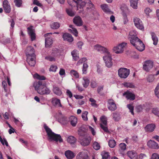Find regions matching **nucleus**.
<instances>
[{
  "mask_svg": "<svg viewBox=\"0 0 159 159\" xmlns=\"http://www.w3.org/2000/svg\"><path fill=\"white\" fill-rule=\"evenodd\" d=\"M151 159H159V156L157 153L152 154Z\"/></svg>",
  "mask_w": 159,
  "mask_h": 159,
  "instance_id": "69168bd1",
  "label": "nucleus"
},
{
  "mask_svg": "<svg viewBox=\"0 0 159 159\" xmlns=\"http://www.w3.org/2000/svg\"><path fill=\"white\" fill-rule=\"evenodd\" d=\"M57 69V67L56 66H52L49 69L50 71H52L53 72H55L56 71Z\"/></svg>",
  "mask_w": 159,
  "mask_h": 159,
  "instance_id": "0e129e2a",
  "label": "nucleus"
},
{
  "mask_svg": "<svg viewBox=\"0 0 159 159\" xmlns=\"http://www.w3.org/2000/svg\"><path fill=\"white\" fill-rule=\"evenodd\" d=\"M136 32L135 31L132 30L129 33V38L130 40V43L131 44H134V42L136 41V40L139 41L140 42V45H141L140 48H139V50H142L143 49V44L141 43V40L139 38L137 37ZM140 44V43H139Z\"/></svg>",
  "mask_w": 159,
  "mask_h": 159,
  "instance_id": "39448f33",
  "label": "nucleus"
},
{
  "mask_svg": "<svg viewBox=\"0 0 159 159\" xmlns=\"http://www.w3.org/2000/svg\"><path fill=\"white\" fill-rule=\"evenodd\" d=\"M53 91L54 93L58 95H61L62 93L61 90L57 87H53Z\"/></svg>",
  "mask_w": 159,
  "mask_h": 159,
  "instance_id": "ea45409f",
  "label": "nucleus"
},
{
  "mask_svg": "<svg viewBox=\"0 0 159 159\" xmlns=\"http://www.w3.org/2000/svg\"><path fill=\"white\" fill-rule=\"evenodd\" d=\"M62 38L64 40L67 41L69 42H72L73 40L71 35L67 33L64 34L62 35Z\"/></svg>",
  "mask_w": 159,
  "mask_h": 159,
  "instance_id": "4be33fe9",
  "label": "nucleus"
},
{
  "mask_svg": "<svg viewBox=\"0 0 159 159\" xmlns=\"http://www.w3.org/2000/svg\"><path fill=\"white\" fill-rule=\"evenodd\" d=\"M52 104L56 107H62V106L60 100L59 99L53 98H52Z\"/></svg>",
  "mask_w": 159,
  "mask_h": 159,
  "instance_id": "bb28decb",
  "label": "nucleus"
},
{
  "mask_svg": "<svg viewBox=\"0 0 159 159\" xmlns=\"http://www.w3.org/2000/svg\"><path fill=\"white\" fill-rule=\"evenodd\" d=\"M108 108L111 111H114L117 108V107L115 102L111 99H108Z\"/></svg>",
  "mask_w": 159,
  "mask_h": 159,
  "instance_id": "4468645a",
  "label": "nucleus"
},
{
  "mask_svg": "<svg viewBox=\"0 0 159 159\" xmlns=\"http://www.w3.org/2000/svg\"><path fill=\"white\" fill-rule=\"evenodd\" d=\"M128 156L131 159H138V156L135 152L129 151L127 153Z\"/></svg>",
  "mask_w": 159,
  "mask_h": 159,
  "instance_id": "a878e982",
  "label": "nucleus"
},
{
  "mask_svg": "<svg viewBox=\"0 0 159 159\" xmlns=\"http://www.w3.org/2000/svg\"><path fill=\"white\" fill-rule=\"evenodd\" d=\"M94 49L101 53L107 54L109 52L108 49L106 48L99 44H97L94 46Z\"/></svg>",
  "mask_w": 159,
  "mask_h": 159,
  "instance_id": "9d476101",
  "label": "nucleus"
},
{
  "mask_svg": "<svg viewBox=\"0 0 159 159\" xmlns=\"http://www.w3.org/2000/svg\"><path fill=\"white\" fill-rule=\"evenodd\" d=\"M14 2L15 5L17 7H20L21 6L22 3V0H14Z\"/></svg>",
  "mask_w": 159,
  "mask_h": 159,
  "instance_id": "5fc2aeb1",
  "label": "nucleus"
},
{
  "mask_svg": "<svg viewBox=\"0 0 159 159\" xmlns=\"http://www.w3.org/2000/svg\"><path fill=\"white\" fill-rule=\"evenodd\" d=\"M154 76L155 75H149L147 78L148 81L149 82H153L155 79Z\"/></svg>",
  "mask_w": 159,
  "mask_h": 159,
  "instance_id": "603ef678",
  "label": "nucleus"
},
{
  "mask_svg": "<svg viewBox=\"0 0 159 159\" xmlns=\"http://www.w3.org/2000/svg\"><path fill=\"white\" fill-rule=\"evenodd\" d=\"M138 0H130V6L133 8L136 9L137 8V5Z\"/></svg>",
  "mask_w": 159,
  "mask_h": 159,
  "instance_id": "c9c22d12",
  "label": "nucleus"
},
{
  "mask_svg": "<svg viewBox=\"0 0 159 159\" xmlns=\"http://www.w3.org/2000/svg\"><path fill=\"white\" fill-rule=\"evenodd\" d=\"M144 107V105H139L137 107L136 110L137 112H140L142 111Z\"/></svg>",
  "mask_w": 159,
  "mask_h": 159,
  "instance_id": "4d7b16f0",
  "label": "nucleus"
},
{
  "mask_svg": "<svg viewBox=\"0 0 159 159\" xmlns=\"http://www.w3.org/2000/svg\"><path fill=\"white\" fill-rule=\"evenodd\" d=\"M0 141L2 145H4L5 144L7 146H8V143L6 139L5 138L2 139L0 136Z\"/></svg>",
  "mask_w": 159,
  "mask_h": 159,
  "instance_id": "864d4df0",
  "label": "nucleus"
},
{
  "mask_svg": "<svg viewBox=\"0 0 159 159\" xmlns=\"http://www.w3.org/2000/svg\"><path fill=\"white\" fill-rule=\"evenodd\" d=\"M33 77L39 80H45L46 78L43 75H40L36 73L33 75Z\"/></svg>",
  "mask_w": 159,
  "mask_h": 159,
  "instance_id": "e433bc0d",
  "label": "nucleus"
},
{
  "mask_svg": "<svg viewBox=\"0 0 159 159\" xmlns=\"http://www.w3.org/2000/svg\"><path fill=\"white\" fill-rule=\"evenodd\" d=\"M88 112L87 111H84L82 112V117L84 121H87L88 120L87 116Z\"/></svg>",
  "mask_w": 159,
  "mask_h": 159,
  "instance_id": "09e8293b",
  "label": "nucleus"
},
{
  "mask_svg": "<svg viewBox=\"0 0 159 159\" xmlns=\"http://www.w3.org/2000/svg\"><path fill=\"white\" fill-rule=\"evenodd\" d=\"M33 86L38 93L41 95L49 94L51 92L49 88L46 86V84L41 81L34 82Z\"/></svg>",
  "mask_w": 159,
  "mask_h": 159,
  "instance_id": "f03ea898",
  "label": "nucleus"
},
{
  "mask_svg": "<svg viewBox=\"0 0 159 159\" xmlns=\"http://www.w3.org/2000/svg\"><path fill=\"white\" fill-rule=\"evenodd\" d=\"M100 120L101 122L100 124V126L101 128L105 132H108L109 130L107 127V118L105 116H102L100 118Z\"/></svg>",
  "mask_w": 159,
  "mask_h": 159,
  "instance_id": "6e6552de",
  "label": "nucleus"
},
{
  "mask_svg": "<svg viewBox=\"0 0 159 159\" xmlns=\"http://www.w3.org/2000/svg\"><path fill=\"white\" fill-rule=\"evenodd\" d=\"M44 128L45 129L48 136V139L50 141L53 140L56 142L59 141L61 142L63 140L60 134H57L53 132L46 125H44Z\"/></svg>",
  "mask_w": 159,
  "mask_h": 159,
  "instance_id": "7ed1b4c3",
  "label": "nucleus"
},
{
  "mask_svg": "<svg viewBox=\"0 0 159 159\" xmlns=\"http://www.w3.org/2000/svg\"><path fill=\"white\" fill-rule=\"evenodd\" d=\"M113 117L114 119L116 121H118L119 120V113L114 112L113 113Z\"/></svg>",
  "mask_w": 159,
  "mask_h": 159,
  "instance_id": "13d9d810",
  "label": "nucleus"
},
{
  "mask_svg": "<svg viewBox=\"0 0 159 159\" xmlns=\"http://www.w3.org/2000/svg\"><path fill=\"white\" fill-rule=\"evenodd\" d=\"M155 93L156 96L159 98V84H158L155 89Z\"/></svg>",
  "mask_w": 159,
  "mask_h": 159,
  "instance_id": "052dcab7",
  "label": "nucleus"
},
{
  "mask_svg": "<svg viewBox=\"0 0 159 159\" xmlns=\"http://www.w3.org/2000/svg\"><path fill=\"white\" fill-rule=\"evenodd\" d=\"M150 34L152 36V39L153 42V44L155 45H157L158 42V39L156 34L153 32H151Z\"/></svg>",
  "mask_w": 159,
  "mask_h": 159,
  "instance_id": "2f4dec72",
  "label": "nucleus"
},
{
  "mask_svg": "<svg viewBox=\"0 0 159 159\" xmlns=\"http://www.w3.org/2000/svg\"><path fill=\"white\" fill-rule=\"evenodd\" d=\"M3 7L5 12L7 13H9L11 10V7L8 1L4 0L3 3Z\"/></svg>",
  "mask_w": 159,
  "mask_h": 159,
  "instance_id": "f3484780",
  "label": "nucleus"
},
{
  "mask_svg": "<svg viewBox=\"0 0 159 159\" xmlns=\"http://www.w3.org/2000/svg\"><path fill=\"white\" fill-rule=\"evenodd\" d=\"M67 140L68 143L72 144L75 142L76 139L73 136H70L68 137Z\"/></svg>",
  "mask_w": 159,
  "mask_h": 159,
  "instance_id": "79ce46f5",
  "label": "nucleus"
},
{
  "mask_svg": "<svg viewBox=\"0 0 159 159\" xmlns=\"http://www.w3.org/2000/svg\"><path fill=\"white\" fill-rule=\"evenodd\" d=\"M100 7L103 11L106 13L109 14H112V12L109 8L108 5L106 4H102L101 5Z\"/></svg>",
  "mask_w": 159,
  "mask_h": 159,
  "instance_id": "6ab92c4d",
  "label": "nucleus"
},
{
  "mask_svg": "<svg viewBox=\"0 0 159 159\" xmlns=\"http://www.w3.org/2000/svg\"><path fill=\"white\" fill-rule=\"evenodd\" d=\"M123 95L127 99H129L130 100H134L135 99V95L132 92L128 91L125 92L123 94Z\"/></svg>",
  "mask_w": 159,
  "mask_h": 159,
  "instance_id": "a211bd4d",
  "label": "nucleus"
},
{
  "mask_svg": "<svg viewBox=\"0 0 159 159\" xmlns=\"http://www.w3.org/2000/svg\"><path fill=\"white\" fill-rule=\"evenodd\" d=\"M101 155L102 157V159H110V156L109 154V152L105 151H103L101 153Z\"/></svg>",
  "mask_w": 159,
  "mask_h": 159,
  "instance_id": "4c0bfd02",
  "label": "nucleus"
},
{
  "mask_svg": "<svg viewBox=\"0 0 159 159\" xmlns=\"http://www.w3.org/2000/svg\"><path fill=\"white\" fill-rule=\"evenodd\" d=\"M152 112L155 115L159 116V111L157 109H153Z\"/></svg>",
  "mask_w": 159,
  "mask_h": 159,
  "instance_id": "e2e57ef3",
  "label": "nucleus"
},
{
  "mask_svg": "<svg viewBox=\"0 0 159 159\" xmlns=\"http://www.w3.org/2000/svg\"><path fill=\"white\" fill-rule=\"evenodd\" d=\"M69 27L71 28V29H69V30L70 32L73 33L75 36L77 37L78 34V32L76 29L73 27L72 25H70Z\"/></svg>",
  "mask_w": 159,
  "mask_h": 159,
  "instance_id": "58836bf2",
  "label": "nucleus"
},
{
  "mask_svg": "<svg viewBox=\"0 0 159 159\" xmlns=\"http://www.w3.org/2000/svg\"><path fill=\"white\" fill-rule=\"evenodd\" d=\"M126 45V43H122L120 44V53L122 52L125 49Z\"/></svg>",
  "mask_w": 159,
  "mask_h": 159,
  "instance_id": "37998d69",
  "label": "nucleus"
},
{
  "mask_svg": "<svg viewBox=\"0 0 159 159\" xmlns=\"http://www.w3.org/2000/svg\"><path fill=\"white\" fill-rule=\"evenodd\" d=\"M156 127V125L154 124H151L147 125L145 127L146 131L151 132L154 131Z\"/></svg>",
  "mask_w": 159,
  "mask_h": 159,
  "instance_id": "b1692460",
  "label": "nucleus"
},
{
  "mask_svg": "<svg viewBox=\"0 0 159 159\" xmlns=\"http://www.w3.org/2000/svg\"><path fill=\"white\" fill-rule=\"evenodd\" d=\"M130 70L126 68H120V77L125 79L129 75Z\"/></svg>",
  "mask_w": 159,
  "mask_h": 159,
  "instance_id": "f8f14e48",
  "label": "nucleus"
},
{
  "mask_svg": "<svg viewBox=\"0 0 159 159\" xmlns=\"http://www.w3.org/2000/svg\"><path fill=\"white\" fill-rule=\"evenodd\" d=\"M35 56H34V57L32 56L27 57V61L29 65L31 66H34L35 64Z\"/></svg>",
  "mask_w": 159,
  "mask_h": 159,
  "instance_id": "aec40b11",
  "label": "nucleus"
},
{
  "mask_svg": "<svg viewBox=\"0 0 159 159\" xmlns=\"http://www.w3.org/2000/svg\"><path fill=\"white\" fill-rule=\"evenodd\" d=\"M78 51L77 50H74L71 53L73 57V59L74 61H77L79 59V57L78 55Z\"/></svg>",
  "mask_w": 159,
  "mask_h": 159,
  "instance_id": "72a5a7b5",
  "label": "nucleus"
},
{
  "mask_svg": "<svg viewBox=\"0 0 159 159\" xmlns=\"http://www.w3.org/2000/svg\"><path fill=\"white\" fill-rule=\"evenodd\" d=\"M141 43L143 44V47L144 48L143 49H142V50H139V48H139L141 46L140 45V44H139L140 42L139 41H138L137 40H136V41L134 42V44H132L133 46H134L137 49H138V50L139 51H142L144 50L145 46L144 44L143 43V42H142V41H141Z\"/></svg>",
  "mask_w": 159,
  "mask_h": 159,
  "instance_id": "cd10ccee",
  "label": "nucleus"
},
{
  "mask_svg": "<svg viewBox=\"0 0 159 159\" xmlns=\"http://www.w3.org/2000/svg\"><path fill=\"white\" fill-rule=\"evenodd\" d=\"M147 145L149 147L153 149H158L159 147L158 144L156 142L151 140L148 141Z\"/></svg>",
  "mask_w": 159,
  "mask_h": 159,
  "instance_id": "5701e85b",
  "label": "nucleus"
},
{
  "mask_svg": "<svg viewBox=\"0 0 159 159\" xmlns=\"http://www.w3.org/2000/svg\"><path fill=\"white\" fill-rule=\"evenodd\" d=\"M73 21L74 23L78 26H80L83 25L82 19L79 16H75Z\"/></svg>",
  "mask_w": 159,
  "mask_h": 159,
  "instance_id": "412c9836",
  "label": "nucleus"
},
{
  "mask_svg": "<svg viewBox=\"0 0 159 159\" xmlns=\"http://www.w3.org/2000/svg\"><path fill=\"white\" fill-rule=\"evenodd\" d=\"M89 101L91 102V105L92 106H94V107H97V104L96 103V101L93 98H91L89 99Z\"/></svg>",
  "mask_w": 159,
  "mask_h": 159,
  "instance_id": "bf43d9fd",
  "label": "nucleus"
},
{
  "mask_svg": "<svg viewBox=\"0 0 159 159\" xmlns=\"http://www.w3.org/2000/svg\"><path fill=\"white\" fill-rule=\"evenodd\" d=\"M52 43V40L50 38L47 37L45 38V45L47 48L49 47Z\"/></svg>",
  "mask_w": 159,
  "mask_h": 159,
  "instance_id": "f704fd0d",
  "label": "nucleus"
},
{
  "mask_svg": "<svg viewBox=\"0 0 159 159\" xmlns=\"http://www.w3.org/2000/svg\"><path fill=\"white\" fill-rule=\"evenodd\" d=\"M77 5V10L80 13L82 14L83 16H87V13L84 11L83 8L87 4L86 7L87 12H90V16L93 19H98L99 15L97 11L95 8L94 5L89 0H73Z\"/></svg>",
  "mask_w": 159,
  "mask_h": 159,
  "instance_id": "f257e3e1",
  "label": "nucleus"
},
{
  "mask_svg": "<svg viewBox=\"0 0 159 159\" xmlns=\"http://www.w3.org/2000/svg\"><path fill=\"white\" fill-rule=\"evenodd\" d=\"M27 29L28 33L30 36L31 40H34L35 39V34L32 27H29Z\"/></svg>",
  "mask_w": 159,
  "mask_h": 159,
  "instance_id": "393cba45",
  "label": "nucleus"
},
{
  "mask_svg": "<svg viewBox=\"0 0 159 159\" xmlns=\"http://www.w3.org/2000/svg\"><path fill=\"white\" fill-rule=\"evenodd\" d=\"M65 154L66 157L68 159H72L75 157L74 153L69 150L66 151Z\"/></svg>",
  "mask_w": 159,
  "mask_h": 159,
  "instance_id": "c85d7f7f",
  "label": "nucleus"
},
{
  "mask_svg": "<svg viewBox=\"0 0 159 159\" xmlns=\"http://www.w3.org/2000/svg\"><path fill=\"white\" fill-rule=\"evenodd\" d=\"M83 86L84 88H87L89 83V80L87 77H84L83 78L82 82Z\"/></svg>",
  "mask_w": 159,
  "mask_h": 159,
  "instance_id": "c756f323",
  "label": "nucleus"
},
{
  "mask_svg": "<svg viewBox=\"0 0 159 159\" xmlns=\"http://www.w3.org/2000/svg\"><path fill=\"white\" fill-rule=\"evenodd\" d=\"M121 10L122 11L124 23L125 24L128 21L127 17V13L128 12V9L125 5H124L123 6L121 7Z\"/></svg>",
  "mask_w": 159,
  "mask_h": 159,
  "instance_id": "ddd939ff",
  "label": "nucleus"
},
{
  "mask_svg": "<svg viewBox=\"0 0 159 159\" xmlns=\"http://www.w3.org/2000/svg\"><path fill=\"white\" fill-rule=\"evenodd\" d=\"M61 115V117L59 119V122L62 124L65 125L68 122V120L66 117Z\"/></svg>",
  "mask_w": 159,
  "mask_h": 159,
  "instance_id": "473e14b6",
  "label": "nucleus"
},
{
  "mask_svg": "<svg viewBox=\"0 0 159 159\" xmlns=\"http://www.w3.org/2000/svg\"><path fill=\"white\" fill-rule=\"evenodd\" d=\"M108 144L110 147L113 148L116 145V142L115 140L111 139L109 141Z\"/></svg>",
  "mask_w": 159,
  "mask_h": 159,
  "instance_id": "de8ad7c7",
  "label": "nucleus"
},
{
  "mask_svg": "<svg viewBox=\"0 0 159 159\" xmlns=\"http://www.w3.org/2000/svg\"><path fill=\"white\" fill-rule=\"evenodd\" d=\"M77 159H89L87 152L85 151L79 152L76 156Z\"/></svg>",
  "mask_w": 159,
  "mask_h": 159,
  "instance_id": "dca6fc26",
  "label": "nucleus"
},
{
  "mask_svg": "<svg viewBox=\"0 0 159 159\" xmlns=\"http://www.w3.org/2000/svg\"><path fill=\"white\" fill-rule=\"evenodd\" d=\"M60 27V24L58 22H54L51 25V28L53 29H57Z\"/></svg>",
  "mask_w": 159,
  "mask_h": 159,
  "instance_id": "c03bdc74",
  "label": "nucleus"
},
{
  "mask_svg": "<svg viewBox=\"0 0 159 159\" xmlns=\"http://www.w3.org/2000/svg\"><path fill=\"white\" fill-rule=\"evenodd\" d=\"M88 128L91 132L93 135H95L96 132L93 128L91 126L83 125L78 130V134L79 136V138L84 137L87 136V132Z\"/></svg>",
  "mask_w": 159,
  "mask_h": 159,
  "instance_id": "20e7f679",
  "label": "nucleus"
},
{
  "mask_svg": "<svg viewBox=\"0 0 159 159\" xmlns=\"http://www.w3.org/2000/svg\"><path fill=\"white\" fill-rule=\"evenodd\" d=\"M113 51L114 52L118 54L119 53V44H118L117 45L114 46L113 49Z\"/></svg>",
  "mask_w": 159,
  "mask_h": 159,
  "instance_id": "3c124183",
  "label": "nucleus"
},
{
  "mask_svg": "<svg viewBox=\"0 0 159 159\" xmlns=\"http://www.w3.org/2000/svg\"><path fill=\"white\" fill-rule=\"evenodd\" d=\"M153 63L152 61L148 60L145 61L143 64V69L146 71H148L153 67Z\"/></svg>",
  "mask_w": 159,
  "mask_h": 159,
  "instance_id": "9b49d317",
  "label": "nucleus"
},
{
  "mask_svg": "<svg viewBox=\"0 0 159 159\" xmlns=\"http://www.w3.org/2000/svg\"><path fill=\"white\" fill-rule=\"evenodd\" d=\"M106 66L109 68H111L113 65L112 55L109 52L107 54H105L103 57Z\"/></svg>",
  "mask_w": 159,
  "mask_h": 159,
  "instance_id": "423d86ee",
  "label": "nucleus"
},
{
  "mask_svg": "<svg viewBox=\"0 0 159 159\" xmlns=\"http://www.w3.org/2000/svg\"><path fill=\"white\" fill-rule=\"evenodd\" d=\"M93 148L97 150L99 149L100 146L99 144L97 142H94L93 144Z\"/></svg>",
  "mask_w": 159,
  "mask_h": 159,
  "instance_id": "a18cd8bd",
  "label": "nucleus"
},
{
  "mask_svg": "<svg viewBox=\"0 0 159 159\" xmlns=\"http://www.w3.org/2000/svg\"><path fill=\"white\" fill-rule=\"evenodd\" d=\"M66 12L68 15L70 16H73L75 15V13L71 9H66Z\"/></svg>",
  "mask_w": 159,
  "mask_h": 159,
  "instance_id": "8fccbe9b",
  "label": "nucleus"
},
{
  "mask_svg": "<svg viewBox=\"0 0 159 159\" xmlns=\"http://www.w3.org/2000/svg\"><path fill=\"white\" fill-rule=\"evenodd\" d=\"M127 107L129 109L131 113L133 115H134V107L133 106V103L129 104L127 105Z\"/></svg>",
  "mask_w": 159,
  "mask_h": 159,
  "instance_id": "49530a36",
  "label": "nucleus"
},
{
  "mask_svg": "<svg viewBox=\"0 0 159 159\" xmlns=\"http://www.w3.org/2000/svg\"><path fill=\"white\" fill-rule=\"evenodd\" d=\"M79 139L81 144L84 146L88 145L91 141V138L88 136L84 137L79 138Z\"/></svg>",
  "mask_w": 159,
  "mask_h": 159,
  "instance_id": "1a4fd4ad",
  "label": "nucleus"
},
{
  "mask_svg": "<svg viewBox=\"0 0 159 159\" xmlns=\"http://www.w3.org/2000/svg\"><path fill=\"white\" fill-rule=\"evenodd\" d=\"M26 54L27 57L32 56L34 57V56H35L34 54V48L31 46H29L27 47L26 50Z\"/></svg>",
  "mask_w": 159,
  "mask_h": 159,
  "instance_id": "2eb2a0df",
  "label": "nucleus"
},
{
  "mask_svg": "<svg viewBox=\"0 0 159 159\" xmlns=\"http://www.w3.org/2000/svg\"><path fill=\"white\" fill-rule=\"evenodd\" d=\"M133 22L136 28L142 31L144 30V27L143 22L139 18L137 17H134Z\"/></svg>",
  "mask_w": 159,
  "mask_h": 159,
  "instance_id": "0eeeda50",
  "label": "nucleus"
},
{
  "mask_svg": "<svg viewBox=\"0 0 159 159\" xmlns=\"http://www.w3.org/2000/svg\"><path fill=\"white\" fill-rule=\"evenodd\" d=\"M2 86L3 87V88L4 89V90L5 92H7V90L6 89V87L7 86V84L6 81H3L2 82Z\"/></svg>",
  "mask_w": 159,
  "mask_h": 159,
  "instance_id": "338daca9",
  "label": "nucleus"
},
{
  "mask_svg": "<svg viewBox=\"0 0 159 159\" xmlns=\"http://www.w3.org/2000/svg\"><path fill=\"white\" fill-rule=\"evenodd\" d=\"M126 145L125 143H120V149L122 151H124L126 149Z\"/></svg>",
  "mask_w": 159,
  "mask_h": 159,
  "instance_id": "680f3d73",
  "label": "nucleus"
},
{
  "mask_svg": "<svg viewBox=\"0 0 159 159\" xmlns=\"http://www.w3.org/2000/svg\"><path fill=\"white\" fill-rule=\"evenodd\" d=\"M122 84L126 88H134L135 86L134 84L131 83L124 82Z\"/></svg>",
  "mask_w": 159,
  "mask_h": 159,
  "instance_id": "a19ab883",
  "label": "nucleus"
},
{
  "mask_svg": "<svg viewBox=\"0 0 159 159\" xmlns=\"http://www.w3.org/2000/svg\"><path fill=\"white\" fill-rule=\"evenodd\" d=\"M70 73L72 75L74 76L75 78H79V74L75 70H71L70 72Z\"/></svg>",
  "mask_w": 159,
  "mask_h": 159,
  "instance_id": "6e6d98bb",
  "label": "nucleus"
},
{
  "mask_svg": "<svg viewBox=\"0 0 159 159\" xmlns=\"http://www.w3.org/2000/svg\"><path fill=\"white\" fill-rule=\"evenodd\" d=\"M33 3L38 6L41 7L42 4L38 0H34Z\"/></svg>",
  "mask_w": 159,
  "mask_h": 159,
  "instance_id": "774afa93",
  "label": "nucleus"
},
{
  "mask_svg": "<svg viewBox=\"0 0 159 159\" xmlns=\"http://www.w3.org/2000/svg\"><path fill=\"white\" fill-rule=\"evenodd\" d=\"M70 121L71 125L73 126H75L77 121V118L74 116H72L70 118Z\"/></svg>",
  "mask_w": 159,
  "mask_h": 159,
  "instance_id": "7c9ffc66",
  "label": "nucleus"
}]
</instances>
